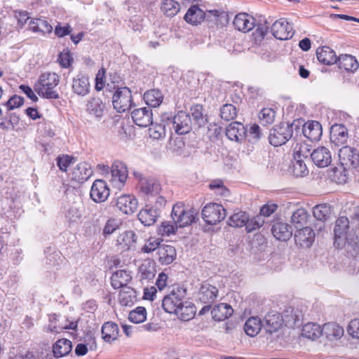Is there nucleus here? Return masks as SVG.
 <instances>
[{
    "label": "nucleus",
    "mask_w": 359,
    "mask_h": 359,
    "mask_svg": "<svg viewBox=\"0 0 359 359\" xmlns=\"http://www.w3.org/2000/svg\"><path fill=\"white\" fill-rule=\"evenodd\" d=\"M128 319L134 323H141L147 319V311L144 307L139 306L131 311Z\"/></svg>",
    "instance_id": "obj_54"
},
{
    "label": "nucleus",
    "mask_w": 359,
    "mask_h": 359,
    "mask_svg": "<svg viewBox=\"0 0 359 359\" xmlns=\"http://www.w3.org/2000/svg\"><path fill=\"white\" fill-rule=\"evenodd\" d=\"M137 237L134 231H126L119 234L116 238V245L123 251L128 250L136 243Z\"/></svg>",
    "instance_id": "obj_32"
},
{
    "label": "nucleus",
    "mask_w": 359,
    "mask_h": 359,
    "mask_svg": "<svg viewBox=\"0 0 359 359\" xmlns=\"http://www.w3.org/2000/svg\"><path fill=\"white\" fill-rule=\"evenodd\" d=\"M60 82V76L53 72L42 74L34 86V90L46 99H58L59 94L56 90Z\"/></svg>",
    "instance_id": "obj_1"
},
{
    "label": "nucleus",
    "mask_w": 359,
    "mask_h": 359,
    "mask_svg": "<svg viewBox=\"0 0 359 359\" xmlns=\"http://www.w3.org/2000/svg\"><path fill=\"white\" fill-rule=\"evenodd\" d=\"M77 327L76 321L69 322L65 317L53 314L50 317L48 330L51 332L58 333L63 330H75Z\"/></svg>",
    "instance_id": "obj_14"
},
{
    "label": "nucleus",
    "mask_w": 359,
    "mask_h": 359,
    "mask_svg": "<svg viewBox=\"0 0 359 359\" xmlns=\"http://www.w3.org/2000/svg\"><path fill=\"white\" fill-rule=\"evenodd\" d=\"M135 177L139 180L140 190L147 195H155L158 194L161 186L158 182L150 177H144L140 173H134Z\"/></svg>",
    "instance_id": "obj_13"
},
{
    "label": "nucleus",
    "mask_w": 359,
    "mask_h": 359,
    "mask_svg": "<svg viewBox=\"0 0 359 359\" xmlns=\"http://www.w3.org/2000/svg\"><path fill=\"white\" fill-rule=\"evenodd\" d=\"M262 326L261 319L259 317L253 316L246 320L244 330L248 336L255 337L260 332Z\"/></svg>",
    "instance_id": "obj_44"
},
{
    "label": "nucleus",
    "mask_w": 359,
    "mask_h": 359,
    "mask_svg": "<svg viewBox=\"0 0 359 359\" xmlns=\"http://www.w3.org/2000/svg\"><path fill=\"white\" fill-rule=\"evenodd\" d=\"M224 15V13L220 12L217 10L208 11L205 13L198 6H191L185 14L184 19V20L191 25H197L207 18L209 21H212L215 23H217L218 18Z\"/></svg>",
    "instance_id": "obj_2"
},
{
    "label": "nucleus",
    "mask_w": 359,
    "mask_h": 359,
    "mask_svg": "<svg viewBox=\"0 0 359 359\" xmlns=\"http://www.w3.org/2000/svg\"><path fill=\"white\" fill-rule=\"evenodd\" d=\"M271 32L279 40H287L294 34L292 25L284 18L276 20L272 25Z\"/></svg>",
    "instance_id": "obj_12"
},
{
    "label": "nucleus",
    "mask_w": 359,
    "mask_h": 359,
    "mask_svg": "<svg viewBox=\"0 0 359 359\" xmlns=\"http://www.w3.org/2000/svg\"><path fill=\"white\" fill-rule=\"evenodd\" d=\"M190 113L192 117V122L197 126L201 127L206 122V118L203 115V108L201 104H196L190 108Z\"/></svg>",
    "instance_id": "obj_48"
},
{
    "label": "nucleus",
    "mask_w": 359,
    "mask_h": 359,
    "mask_svg": "<svg viewBox=\"0 0 359 359\" xmlns=\"http://www.w3.org/2000/svg\"><path fill=\"white\" fill-rule=\"evenodd\" d=\"M161 245H160V241L158 238H150L146 241L141 250L144 253H150L155 250H158V248Z\"/></svg>",
    "instance_id": "obj_62"
},
{
    "label": "nucleus",
    "mask_w": 359,
    "mask_h": 359,
    "mask_svg": "<svg viewBox=\"0 0 359 359\" xmlns=\"http://www.w3.org/2000/svg\"><path fill=\"white\" fill-rule=\"evenodd\" d=\"M197 212L194 208L186 209L182 204H175L172 207V219L179 228L190 225L195 221Z\"/></svg>",
    "instance_id": "obj_6"
},
{
    "label": "nucleus",
    "mask_w": 359,
    "mask_h": 359,
    "mask_svg": "<svg viewBox=\"0 0 359 359\" xmlns=\"http://www.w3.org/2000/svg\"><path fill=\"white\" fill-rule=\"evenodd\" d=\"M322 329L330 340H338L344 334L343 327L335 323H326Z\"/></svg>",
    "instance_id": "obj_37"
},
{
    "label": "nucleus",
    "mask_w": 359,
    "mask_h": 359,
    "mask_svg": "<svg viewBox=\"0 0 359 359\" xmlns=\"http://www.w3.org/2000/svg\"><path fill=\"white\" fill-rule=\"evenodd\" d=\"M316 56L320 62L326 65L337 63L338 59L335 52L329 46L318 48L316 50Z\"/></svg>",
    "instance_id": "obj_33"
},
{
    "label": "nucleus",
    "mask_w": 359,
    "mask_h": 359,
    "mask_svg": "<svg viewBox=\"0 0 359 359\" xmlns=\"http://www.w3.org/2000/svg\"><path fill=\"white\" fill-rule=\"evenodd\" d=\"M123 288L118 295L119 302L123 306H131L135 299V292L130 287Z\"/></svg>",
    "instance_id": "obj_49"
},
{
    "label": "nucleus",
    "mask_w": 359,
    "mask_h": 359,
    "mask_svg": "<svg viewBox=\"0 0 359 359\" xmlns=\"http://www.w3.org/2000/svg\"><path fill=\"white\" fill-rule=\"evenodd\" d=\"M103 339L107 342H111L117 339L118 336V325L112 322L105 323L102 327Z\"/></svg>",
    "instance_id": "obj_43"
},
{
    "label": "nucleus",
    "mask_w": 359,
    "mask_h": 359,
    "mask_svg": "<svg viewBox=\"0 0 359 359\" xmlns=\"http://www.w3.org/2000/svg\"><path fill=\"white\" fill-rule=\"evenodd\" d=\"M276 112L271 108H264L259 112V119L263 124H271L275 120Z\"/></svg>",
    "instance_id": "obj_58"
},
{
    "label": "nucleus",
    "mask_w": 359,
    "mask_h": 359,
    "mask_svg": "<svg viewBox=\"0 0 359 359\" xmlns=\"http://www.w3.org/2000/svg\"><path fill=\"white\" fill-rule=\"evenodd\" d=\"M90 88V85L88 76L83 74H78L73 79L72 89L75 94L84 97L89 93Z\"/></svg>",
    "instance_id": "obj_23"
},
{
    "label": "nucleus",
    "mask_w": 359,
    "mask_h": 359,
    "mask_svg": "<svg viewBox=\"0 0 359 359\" xmlns=\"http://www.w3.org/2000/svg\"><path fill=\"white\" fill-rule=\"evenodd\" d=\"M93 175V170L89 163L82 162L77 164L71 172L72 180L78 183H83Z\"/></svg>",
    "instance_id": "obj_20"
},
{
    "label": "nucleus",
    "mask_w": 359,
    "mask_h": 359,
    "mask_svg": "<svg viewBox=\"0 0 359 359\" xmlns=\"http://www.w3.org/2000/svg\"><path fill=\"white\" fill-rule=\"evenodd\" d=\"M121 225V222L118 219L110 218L109 219L103 229V235L104 236L111 235L113 233L116 229L119 228Z\"/></svg>",
    "instance_id": "obj_59"
},
{
    "label": "nucleus",
    "mask_w": 359,
    "mask_h": 359,
    "mask_svg": "<svg viewBox=\"0 0 359 359\" xmlns=\"http://www.w3.org/2000/svg\"><path fill=\"white\" fill-rule=\"evenodd\" d=\"M57 165L60 170L66 172L67 168L75 163V158L69 155H62L57 158Z\"/></svg>",
    "instance_id": "obj_60"
},
{
    "label": "nucleus",
    "mask_w": 359,
    "mask_h": 359,
    "mask_svg": "<svg viewBox=\"0 0 359 359\" xmlns=\"http://www.w3.org/2000/svg\"><path fill=\"white\" fill-rule=\"evenodd\" d=\"M155 268L150 262L146 261L139 267L140 278L142 280H151L155 276Z\"/></svg>",
    "instance_id": "obj_51"
},
{
    "label": "nucleus",
    "mask_w": 359,
    "mask_h": 359,
    "mask_svg": "<svg viewBox=\"0 0 359 359\" xmlns=\"http://www.w3.org/2000/svg\"><path fill=\"white\" fill-rule=\"evenodd\" d=\"M346 330L351 337L359 339V318L352 319L349 322Z\"/></svg>",
    "instance_id": "obj_64"
},
{
    "label": "nucleus",
    "mask_w": 359,
    "mask_h": 359,
    "mask_svg": "<svg viewBox=\"0 0 359 359\" xmlns=\"http://www.w3.org/2000/svg\"><path fill=\"white\" fill-rule=\"evenodd\" d=\"M330 207L327 204L317 205L313 209L314 217L321 222H325L330 217Z\"/></svg>",
    "instance_id": "obj_50"
},
{
    "label": "nucleus",
    "mask_w": 359,
    "mask_h": 359,
    "mask_svg": "<svg viewBox=\"0 0 359 359\" xmlns=\"http://www.w3.org/2000/svg\"><path fill=\"white\" fill-rule=\"evenodd\" d=\"M149 133L153 139L159 140L165 135V127L161 124L152 125L149 129Z\"/></svg>",
    "instance_id": "obj_63"
},
{
    "label": "nucleus",
    "mask_w": 359,
    "mask_h": 359,
    "mask_svg": "<svg viewBox=\"0 0 359 359\" xmlns=\"http://www.w3.org/2000/svg\"><path fill=\"white\" fill-rule=\"evenodd\" d=\"M105 177L112 186L120 189L126 183L128 178V169L121 161H115L110 169L105 168Z\"/></svg>",
    "instance_id": "obj_3"
},
{
    "label": "nucleus",
    "mask_w": 359,
    "mask_h": 359,
    "mask_svg": "<svg viewBox=\"0 0 359 359\" xmlns=\"http://www.w3.org/2000/svg\"><path fill=\"white\" fill-rule=\"evenodd\" d=\"M132 280L131 272L125 269L115 271L111 277V286L114 289L127 287L128 283Z\"/></svg>",
    "instance_id": "obj_29"
},
{
    "label": "nucleus",
    "mask_w": 359,
    "mask_h": 359,
    "mask_svg": "<svg viewBox=\"0 0 359 359\" xmlns=\"http://www.w3.org/2000/svg\"><path fill=\"white\" fill-rule=\"evenodd\" d=\"M106 104L99 97H90L86 103L87 113L94 118L100 121L104 116Z\"/></svg>",
    "instance_id": "obj_18"
},
{
    "label": "nucleus",
    "mask_w": 359,
    "mask_h": 359,
    "mask_svg": "<svg viewBox=\"0 0 359 359\" xmlns=\"http://www.w3.org/2000/svg\"><path fill=\"white\" fill-rule=\"evenodd\" d=\"M302 133L311 141H318L323 134L322 126L318 121H308L303 125Z\"/></svg>",
    "instance_id": "obj_24"
},
{
    "label": "nucleus",
    "mask_w": 359,
    "mask_h": 359,
    "mask_svg": "<svg viewBox=\"0 0 359 359\" xmlns=\"http://www.w3.org/2000/svg\"><path fill=\"white\" fill-rule=\"evenodd\" d=\"M143 98L147 105L151 107H157L163 102V95L161 90L152 89L146 91Z\"/></svg>",
    "instance_id": "obj_40"
},
{
    "label": "nucleus",
    "mask_w": 359,
    "mask_h": 359,
    "mask_svg": "<svg viewBox=\"0 0 359 359\" xmlns=\"http://www.w3.org/2000/svg\"><path fill=\"white\" fill-rule=\"evenodd\" d=\"M264 221L262 216L257 215L252 218L251 219H248V221L246 222L245 229L248 232H252L256 229H259L264 224Z\"/></svg>",
    "instance_id": "obj_61"
},
{
    "label": "nucleus",
    "mask_w": 359,
    "mask_h": 359,
    "mask_svg": "<svg viewBox=\"0 0 359 359\" xmlns=\"http://www.w3.org/2000/svg\"><path fill=\"white\" fill-rule=\"evenodd\" d=\"M167 125L172 128L178 135H184L189 133L192 129L193 122L190 115L184 111H179L173 117H166Z\"/></svg>",
    "instance_id": "obj_5"
},
{
    "label": "nucleus",
    "mask_w": 359,
    "mask_h": 359,
    "mask_svg": "<svg viewBox=\"0 0 359 359\" xmlns=\"http://www.w3.org/2000/svg\"><path fill=\"white\" fill-rule=\"evenodd\" d=\"M291 170L293 175L297 177L306 176L309 173V170L303 159L294 158Z\"/></svg>",
    "instance_id": "obj_53"
},
{
    "label": "nucleus",
    "mask_w": 359,
    "mask_h": 359,
    "mask_svg": "<svg viewBox=\"0 0 359 359\" xmlns=\"http://www.w3.org/2000/svg\"><path fill=\"white\" fill-rule=\"evenodd\" d=\"M307 212L303 208H299L293 212L291 217V223L295 229H298L304 227L307 223Z\"/></svg>",
    "instance_id": "obj_46"
},
{
    "label": "nucleus",
    "mask_w": 359,
    "mask_h": 359,
    "mask_svg": "<svg viewBox=\"0 0 359 359\" xmlns=\"http://www.w3.org/2000/svg\"><path fill=\"white\" fill-rule=\"evenodd\" d=\"M349 229V220L346 217H339L335 222L334 228V245L337 248H343L348 241V232Z\"/></svg>",
    "instance_id": "obj_9"
},
{
    "label": "nucleus",
    "mask_w": 359,
    "mask_h": 359,
    "mask_svg": "<svg viewBox=\"0 0 359 359\" xmlns=\"http://www.w3.org/2000/svg\"><path fill=\"white\" fill-rule=\"evenodd\" d=\"M219 290L217 287L203 282L199 288L198 299L203 304H211L218 297Z\"/></svg>",
    "instance_id": "obj_19"
},
{
    "label": "nucleus",
    "mask_w": 359,
    "mask_h": 359,
    "mask_svg": "<svg viewBox=\"0 0 359 359\" xmlns=\"http://www.w3.org/2000/svg\"><path fill=\"white\" fill-rule=\"evenodd\" d=\"M185 295L186 290L184 289L177 287L165 296L162 302L165 311L175 314L184 302Z\"/></svg>",
    "instance_id": "obj_7"
},
{
    "label": "nucleus",
    "mask_w": 359,
    "mask_h": 359,
    "mask_svg": "<svg viewBox=\"0 0 359 359\" xmlns=\"http://www.w3.org/2000/svg\"><path fill=\"white\" fill-rule=\"evenodd\" d=\"M273 236L279 241H287L292 235V230L287 223L276 222L271 229Z\"/></svg>",
    "instance_id": "obj_34"
},
{
    "label": "nucleus",
    "mask_w": 359,
    "mask_h": 359,
    "mask_svg": "<svg viewBox=\"0 0 359 359\" xmlns=\"http://www.w3.org/2000/svg\"><path fill=\"white\" fill-rule=\"evenodd\" d=\"M283 320V316L279 313L271 311L265 316V325L263 326L267 332L273 333L281 327Z\"/></svg>",
    "instance_id": "obj_28"
},
{
    "label": "nucleus",
    "mask_w": 359,
    "mask_h": 359,
    "mask_svg": "<svg viewBox=\"0 0 359 359\" xmlns=\"http://www.w3.org/2000/svg\"><path fill=\"white\" fill-rule=\"evenodd\" d=\"M313 163L319 168H325L332 162V155L325 147H318L313 149L311 154Z\"/></svg>",
    "instance_id": "obj_16"
},
{
    "label": "nucleus",
    "mask_w": 359,
    "mask_h": 359,
    "mask_svg": "<svg viewBox=\"0 0 359 359\" xmlns=\"http://www.w3.org/2000/svg\"><path fill=\"white\" fill-rule=\"evenodd\" d=\"M348 130L341 124H335L330 129V141L336 146L345 144L348 140Z\"/></svg>",
    "instance_id": "obj_27"
},
{
    "label": "nucleus",
    "mask_w": 359,
    "mask_h": 359,
    "mask_svg": "<svg viewBox=\"0 0 359 359\" xmlns=\"http://www.w3.org/2000/svg\"><path fill=\"white\" fill-rule=\"evenodd\" d=\"M315 234L309 226H304L297 229L294 233V240L297 245L302 248L310 247L314 241Z\"/></svg>",
    "instance_id": "obj_21"
},
{
    "label": "nucleus",
    "mask_w": 359,
    "mask_h": 359,
    "mask_svg": "<svg viewBox=\"0 0 359 359\" xmlns=\"http://www.w3.org/2000/svg\"><path fill=\"white\" fill-rule=\"evenodd\" d=\"M158 261L161 264L168 265L176 259L177 252L174 246L171 245H161L157 251Z\"/></svg>",
    "instance_id": "obj_31"
},
{
    "label": "nucleus",
    "mask_w": 359,
    "mask_h": 359,
    "mask_svg": "<svg viewBox=\"0 0 359 359\" xmlns=\"http://www.w3.org/2000/svg\"><path fill=\"white\" fill-rule=\"evenodd\" d=\"M72 349V343L67 339H58L53 346V353L56 358L68 355Z\"/></svg>",
    "instance_id": "obj_38"
},
{
    "label": "nucleus",
    "mask_w": 359,
    "mask_h": 359,
    "mask_svg": "<svg viewBox=\"0 0 359 359\" xmlns=\"http://www.w3.org/2000/svg\"><path fill=\"white\" fill-rule=\"evenodd\" d=\"M295 122L290 125L287 123H282L271 129L269 137L271 144L278 147L286 143L292 136L293 127H297Z\"/></svg>",
    "instance_id": "obj_4"
},
{
    "label": "nucleus",
    "mask_w": 359,
    "mask_h": 359,
    "mask_svg": "<svg viewBox=\"0 0 359 359\" xmlns=\"http://www.w3.org/2000/svg\"><path fill=\"white\" fill-rule=\"evenodd\" d=\"M160 216V212L151 205H146L138 214L139 220L144 226L153 225Z\"/></svg>",
    "instance_id": "obj_26"
},
{
    "label": "nucleus",
    "mask_w": 359,
    "mask_h": 359,
    "mask_svg": "<svg viewBox=\"0 0 359 359\" xmlns=\"http://www.w3.org/2000/svg\"><path fill=\"white\" fill-rule=\"evenodd\" d=\"M131 117L134 123L140 127H147L153 123V113L149 107L134 109L131 112Z\"/></svg>",
    "instance_id": "obj_15"
},
{
    "label": "nucleus",
    "mask_w": 359,
    "mask_h": 359,
    "mask_svg": "<svg viewBox=\"0 0 359 359\" xmlns=\"http://www.w3.org/2000/svg\"><path fill=\"white\" fill-rule=\"evenodd\" d=\"M196 311V307L191 302L184 300L175 314L180 320L187 321L194 318Z\"/></svg>",
    "instance_id": "obj_42"
},
{
    "label": "nucleus",
    "mask_w": 359,
    "mask_h": 359,
    "mask_svg": "<svg viewBox=\"0 0 359 359\" xmlns=\"http://www.w3.org/2000/svg\"><path fill=\"white\" fill-rule=\"evenodd\" d=\"M179 228L175 224L174 220L163 222L158 228V233L161 236H169L175 233L176 229Z\"/></svg>",
    "instance_id": "obj_55"
},
{
    "label": "nucleus",
    "mask_w": 359,
    "mask_h": 359,
    "mask_svg": "<svg viewBox=\"0 0 359 359\" xmlns=\"http://www.w3.org/2000/svg\"><path fill=\"white\" fill-rule=\"evenodd\" d=\"M220 116L222 119L226 121L233 120L236 116V108L230 104H224L220 110Z\"/></svg>",
    "instance_id": "obj_57"
},
{
    "label": "nucleus",
    "mask_w": 359,
    "mask_h": 359,
    "mask_svg": "<svg viewBox=\"0 0 359 359\" xmlns=\"http://www.w3.org/2000/svg\"><path fill=\"white\" fill-rule=\"evenodd\" d=\"M246 130L245 126L239 122H233L229 125L226 130L227 137L236 142H241L245 137Z\"/></svg>",
    "instance_id": "obj_30"
},
{
    "label": "nucleus",
    "mask_w": 359,
    "mask_h": 359,
    "mask_svg": "<svg viewBox=\"0 0 359 359\" xmlns=\"http://www.w3.org/2000/svg\"><path fill=\"white\" fill-rule=\"evenodd\" d=\"M137 201L132 195H121L117 198L116 206L123 213L130 215L133 213L137 208Z\"/></svg>",
    "instance_id": "obj_22"
},
{
    "label": "nucleus",
    "mask_w": 359,
    "mask_h": 359,
    "mask_svg": "<svg viewBox=\"0 0 359 359\" xmlns=\"http://www.w3.org/2000/svg\"><path fill=\"white\" fill-rule=\"evenodd\" d=\"M339 67L346 71L354 72L358 69L359 63L355 57L351 55H341L337 59Z\"/></svg>",
    "instance_id": "obj_41"
},
{
    "label": "nucleus",
    "mask_w": 359,
    "mask_h": 359,
    "mask_svg": "<svg viewBox=\"0 0 359 359\" xmlns=\"http://www.w3.org/2000/svg\"><path fill=\"white\" fill-rule=\"evenodd\" d=\"M161 10L166 16L172 18L179 13L180 6L175 0H167V1H162Z\"/></svg>",
    "instance_id": "obj_47"
},
{
    "label": "nucleus",
    "mask_w": 359,
    "mask_h": 359,
    "mask_svg": "<svg viewBox=\"0 0 359 359\" xmlns=\"http://www.w3.org/2000/svg\"><path fill=\"white\" fill-rule=\"evenodd\" d=\"M248 221V215L245 212L233 214L228 220V224L233 227H242L246 225Z\"/></svg>",
    "instance_id": "obj_52"
},
{
    "label": "nucleus",
    "mask_w": 359,
    "mask_h": 359,
    "mask_svg": "<svg viewBox=\"0 0 359 359\" xmlns=\"http://www.w3.org/2000/svg\"><path fill=\"white\" fill-rule=\"evenodd\" d=\"M233 309L230 305L221 303L213 308L211 313L215 320L222 321L230 317L233 314Z\"/></svg>",
    "instance_id": "obj_36"
},
{
    "label": "nucleus",
    "mask_w": 359,
    "mask_h": 359,
    "mask_svg": "<svg viewBox=\"0 0 359 359\" xmlns=\"http://www.w3.org/2000/svg\"><path fill=\"white\" fill-rule=\"evenodd\" d=\"M322 334L323 329L320 325L315 323L305 324L302 330V336L311 340L319 338Z\"/></svg>",
    "instance_id": "obj_39"
},
{
    "label": "nucleus",
    "mask_w": 359,
    "mask_h": 359,
    "mask_svg": "<svg viewBox=\"0 0 359 359\" xmlns=\"http://www.w3.org/2000/svg\"><path fill=\"white\" fill-rule=\"evenodd\" d=\"M283 318L288 326L292 327L303 319V313L299 309L290 306L284 311Z\"/></svg>",
    "instance_id": "obj_35"
},
{
    "label": "nucleus",
    "mask_w": 359,
    "mask_h": 359,
    "mask_svg": "<svg viewBox=\"0 0 359 359\" xmlns=\"http://www.w3.org/2000/svg\"><path fill=\"white\" fill-rule=\"evenodd\" d=\"M114 108L119 113L129 109L132 104V95L127 87L118 88L113 96Z\"/></svg>",
    "instance_id": "obj_10"
},
{
    "label": "nucleus",
    "mask_w": 359,
    "mask_h": 359,
    "mask_svg": "<svg viewBox=\"0 0 359 359\" xmlns=\"http://www.w3.org/2000/svg\"><path fill=\"white\" fill-rule=\"evenodd\" d=\"M109 196V189L102 180H95L90 189V198L96 203L105 201Z\"/></svg>",
    "instance_id": "obj_17"
},
{
    "label": "nucleus",
    "mask_w": 359,
    "mask_h": 359,
    "mask_svg": "<svg viewBox=\"0 0 359 359\" xmlns=\"http://www.w3.org/2000/svg\"><path fill=\"white\" fill-rule=\"evenodd\" d=\"M311 149L306 144H297L294 150V158L303 159L311 157Z\"/></svg>",
    "instance_id": "obj_56"
},
{
    "label": "nucleus",
    "mask_w": 359,
    "mask_h": 359,
    "mask_svg": "<svg viewBox=\"0 0 359 359\" xmlns=\"http://www.w3.org/2000/svg\"><path fill=\"white\" fill-rule=\"evenodd\" d=\"M202 217L210 225H215L222 221L226 216L224 208L218 203H208L202 210Z\"/></svg>",
    "instance_id": "obj_8"
},
{
    "label": "nucleus",
    "mask_w": 359,
    "mask_h": 359,
    "mask_svg": "<svg viewBox=\"0 0 359 359\" xmlns=\"http://www.w3.org/2000/svg\"><path fill=\"white\" fill-rule=\"evenodd\" d=\"M255 18L247 13H241L237 14L233 20L234 27L238 31L248 32L255 27Z\"/></svg>",
    "instance_id": "obj_25"
},
{
    "label": "nucleus",
    "mask_w": 359,
    "mask_h": 359,
    "mask_svg": "<svg viewBox=\"0 0 359 359\" xmlns=\"http://www.w3.org/2000/svg\"><path fill=\"white\" fill-rule=\"evenodd\" d=\"M29 29L34 32H39L45 34L53 31V27L45 20L35 18L32 20L29 24Z\"/></svg>",
    "instance_id": "obj_45"
},
{
    "label": "nucleus",
    "mask_w": 359,
    "mask_h": 359,
    "mask_svg": "<svg viewBox=\"0 0 359 359\" xmlns=\"http://www.w3.org/2000/svg\"><path fill=\"white\" fill-rule=\"evenodd\" d=\"M341 165L344 170L355 168L359 165V154L356 149L348 146H344L338 153Z\"/></svg>",
    "instance_id": "obj_11"
}]
</instances>
